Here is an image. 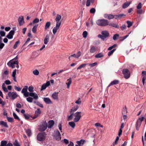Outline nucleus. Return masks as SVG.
Listing matches in <instances>:
<instances>
[{"instance_id":"obj_42","label":"nucleus","mask_w":146,"mask_h":146,"mask_svg":"<svg viewBox=\"0 0 146 146\" xmlns=\"http://www.w3.org/2000/svg\"><path fill=\"white\" fill-rule=\"evenodd\" d=\"M2 88L3 90L5 92H8V90L7 88L5 87L4 83H3L2 86Z\"/></svg>"},{"instance_id":"obj_1","label":"nucleus","mask_w":146,"mask_h":146,"mask_svg":"<svg viewBox=\"0 0 146 146\" xmlns=\"http://www.w3.org/2000/svg\"><path fill=\"white\" fill-rule=\"evenodd\" d=\"M96 23L98 25L104 27L108 25L109 22L107 20L103 19L98 20Z\"/></svg>"},{"instance_id":"obj_44","label":"nucleus","mask_w":146,"mask_h":146,"mask_svg":"<svg viewBox=\"0 0 146 146\" xmlns=\"http://www.w3.org/2000/svg\"><path fill=\"white\" fill-rule=\"evenodd\" d=\"M26 133L29 136H30L32 134L31 130L29 129H28L26 131Z\"/></svg>"},{"instance_id":"obj_30","label":"nucleus","mask_w":146,"mask_h":146,"mask_svg":"<svg viewBox=\"0 0 146 146\" xmlns=\"http://www.w3.org/2000/svg\"><path fill=\"white\" fill-rule=\"evenodd\" d=\"M49 37L48 35H47L44 40V43L45 44H47L49 41Z\"/></svg>"},{"instance_id":"obj_61","label":"nucleus","mask_w":146,"mask_h":146,"mask_svg":"<svg viewBox=\"0 0 146 146\" xmlns=\"http://www.w3.org/2000/svg\"><path fill=\"white\" fill-rule=\"evenodd\" d=\"M89 64V65L91 67H94L97 65V63L96 62H94L92 64Z\"/></svg>"},{"instance_id":"obj_54","label":"nucleus","mask_w":146,"mask_h":146,"mask_svg":"<svg viewBox=\"0 0 146 146\" xmlns=\"http://www.w3.org/2000/svg\"><path fill=\"white\" fill-rule=\"evenodd\" d=\"M119 139V137L118 136H117L116 137V139L115 141L113 143V145L114 146L115 145H116L117 143V141H118Z\"/></svg>"},{"instance_id":"obj_53","label":"nucleus","mask_w":146,"mask_h":146,"mask_svg":"<svg viewBox=\"0 0 146 146\" xmlns=\"http://www.w3.org/2000/svg\"><path fill=\"white\" fill-rule=\"evenodd\" d=\"M13 144L14 146H20L19 143L17 140H15Z\"/></svg>"},{"instance_id":"obj_55","label":"nucleus","mask_w":146,"mask_h":146,"mask_svg":"<svg viewBox=\"0 0 146 146\" xmlns=\"http://www.w3.org/2000/svg\"><path fill=\"white\" fill-rule=\"evenodd\" d=\"M33 89V87L32 86H31L29 87L28 88V90L30 92H33L34 91Z\"/></svg>"},{"instance_id":"obj_62","label":"nucleus","mask_w":146,"mask_h":146,"mask_svg":"<svg viewBox=\"0 0 146 146\" xmlns=\"http://www.w3.org/2000/svg\"><path fill=\"white\" fill-rule=\"evenodd\" d=\"M119 19H121L123 17H124L125 16V15L123 14H118Z\"/></svg>"},{"instance_id":"obj_8","label":"nucleus","mask_w":146,"mask_h":146,"mask_svg":"<svg viewBox=\"0 0 146 146\" xmlns=\"http://www.w3.org/2000/svg\"><path fill=\"white\" fill-rule=\"evenodd\" d=\"M8 95L9 97L11 100H14L17 97V94L16 92H9Z\"/></svg>"},{"instance_id":"obj_25","label":"nucleus","mask_w":146,"mask_h":146,"mask_svg":"<svg viewBox=\"0 0 146 146\" xmlns=\"http://www.w3.org/2000/svg\"><path fill=\"white\" fill-rule=\"evenodd\" d=\"M85 141L83 139H81L80 141H77V143L79 146H83V145Z\"/></svg>"},{"instance_id":"obj_11","label":"nucleus","mask_w":146,"mask_h":146,"mask_svg":"<svg viewBox=\"0 0 146 146\" xmlns=\"http://www.w3.org/2000/svg\"><path fill=\"white\" fill-rule=\"evenodd\" d=\"M15 31L14 30H11L7 35L6 37L9 39H11L13 38V35H14Z\"/></svg>"},{"instance_id":"obj_34","label":"nucleus","mask_w":146,"mask_h":146,"mask_svg":"<svg viewBox=\"0 0 146 146\" xmlns=\"http://www.w3.org/2000/svg\"><path fill=\"white\" fill-rule=\"evenodd\" d=\"M108 25L116 28H118L119 27L118 25L116 23H108Z\"/></svg>"},{"instance_id":"obj_35","label":"nucleus","mask_w":146,"mask_h":146,"mask_svg":"<svg viewBox=\"0 0 146 146\" xmlns=\"http://www.w3.org/2000/svg\"><path fill=\"white\" fill-rule=\"evenodd\" d=\"M50 25H51V23L50 22H47L45 24V30H47L48 29Z\"/></svg>"},{"instance_id":"obj_3","label":"nucleus","mask_w":146,"mask_h":146,"mask_svg":"<svg viewBox=\"0 0 146 146\" xmlns=\"http://www.w3.org/2000/svg\"><path fill=\"white\" fill-rule=\"evenodd\" d=\"M47 127L46 122V121H43L40 123L38 126V129L40 131H43L46 129Z\"/></svg>"},{"instance_id":"obj_64","label":"nucleus","mask_w":146,"mask_h":146,"mask_svg":"<svg viewBox=\"0 0 146 146\" xmlns=\"http://www.w3.org/2000/svg\"><path fill=\"white\" fill-rule=\"evenodd\" d=\"M5 33L3 31H0V35H1V36H4L5 35Z\"/></svg>"},{"instance_id":"obj_37","label":"nucleus","mask_w":146,"mask_h":146,"mask_svg":"<svg viewBox=\"0 0 146 146\" xmlns=\"http://www.w3.org/2000/svg\"><path fill=\"white\" fill-rule=\"evenodd\" d=\"M74 121L72 122H69V125L72 128H74L75 126V124L74 123Z\"/></svg>"},{"instance_id":"obj_17","label":"nucleus","mask_w":146,"mask_h":146,"mask_svg":"<svg viewBox=\"0 0 146 146\" xmlns=\"http://www.w3.org/2000/svg\"><path fill=\"white\" fill-rule=\"evenodd\" d=\"M54 122L53 120L49 121L48 123L47 127L48 128H51L54 125Z\"/></svg>"},{"instance_id":"obj_50","label":"nucleus","mask_w":146,"mask_h":146,"mask_svg":"<svg viewBox=\"0 0 146 146\" xmlns=\"http://www.w3.org/2000/svg\"><path fill=\"white\" fill-rule=\"evenodd\" d=\"M33 98L31 97H28L26 99L29 102H32L33 101Z\"/></svg>"},{"instance_id":"obj_63","label":"nucleus","mask_w":146,"mask_h":146,"mask_svg":"<svg viewBox=\"0 0 146 146\" xmlns=\"http://www.w3.org/2000/svg\"><path fill=\"white\" fill-rule=\"evenodd\" d=\"M96 11V10L94 8H92L90 9V12L91 13L94 14L95 13Z\"/></svg>"},{"instance_id":"obj_59","label":"nucleus","mask_w":146,"mask_h":146,"mask_svg":"<svg viewBox=\"0 0 146 146\" xmlns=\"http://www.w3.org/2000/svg\"><path fill=\"white\" fill-rule=\"evenodd\" d=\"M117 46L116 44H114L113 45L110 47L108 48V50H111L112 49H113V48H115Z\"/></svg>"},{"instance_id":"obj_4","label":"nucleus","mask_w":146,"mask_h":146,"mask_svg":"<svg viewBox=\"0 0 146 146\" xmlns=\"http://www.w3.org/2000/svg\"><path fill=\"white\" fill-rule=\"evenodd\" d=\"M23 95L25 97H27L29 96H30L32 97H33V99L35 100H37L38 98V96L35 92L29 93L27 91L26 92L24 93Z\"/></svg>"},{"instance_id":"obj_60","label":"nucleus","mask_w":146,"mask_h":146,"mask_svg":"<svg viewBox=\"0 0 146 146\" xmlns=\"http://www.w3.org/2000/svg\"><path fill=\"white\" fill-rule=\"evenodd\" d=\"M14 88L17 91H20L21 90V88L19 87H17L16 86H14Z\"/></svg>"},{"instance_id":"obj_15","label":"nucleus","mask_w":146,"mask_h":146,"mask_svg":"<svg viewBox=\"0 0 146 146\" xmlns=\"http://www.w3.org/2000/svg\"><path fill=\"white\" fill-rule=\"evenodd\" d=\"M18 22L19 25L20 26L22 25L24 23L23 17L22 16H20L18 19Z\"/></svg>"},{"instance_id":"obj_26","label":"nucleus","mask_w":146,"mask_h":146,"mask_svg":"<svg viewBox=\"0 0 146 146\" xmlns=\"http://www.w3.org/2000/svg\"><path fill=\"white\" fill-rule=\"evenodd\" d=\"M79 108V106L77 105L75 106L70 110V112L73 113L74 112L76 111Z\"/></svg>"},{"instance_id":"obj_56","label":"nucleus","mask_w":146,"mask_h":146,"mask_svg":"<svg viewBox=\"0 0 146 146\" xmlns=\"http://www.w3.org/2000/svg\"><path fill=\"white\" fill-rule=\"evenodd\" d=\"M119 36L118 34H116L114 35L113 36V40H115L117 39V38Z\"/></svg>"},{"instance_id":"obj_18","label":"nucleus","mask_w":146,"mask_h":146,"mask_svg":"<svg viewBox=\"0 0 146 146\" xmlns=\"http://www.w3.org/2000/svg\"><path fill=\"white\" fill-rule=\"evenodd\" d=\"M41 111L39 109H38L36 111H35L34 116L33 117L32 119L36 118L38 115L40 114Z\"/></svg>"},{"instance_id":"obj_46","label":"nucleus","mask_w":146,"mask_h":146,"mask_svg":"<svg viewBox=\"0 0 146 146\" xmlns=\"http://www.w3.org/2000/svg\"><path fill=\"white\" fill-rule=\"evenodd\" d=\"M126 22L128 25L127 27L128 28H129L130 27H131V26H132L133 25V23L130 21H127Z\"/></svg>"},{"instance_id":"obj_58","label":"nucleus","mask_w":146,"mask_h":146,"mask_svg":"<svg viewBox=\"0 0 146 146\" xmlns=\"http://www.w3.org/2000/svg\"><path fill=\"white\" fill-rule=\"evenodd\" d=\"M39 21V19L38 18H36L33 20V24L38 23Z\"/></svg>"},{"instance_id":"obj_21","label":"nucleus","mask_w":146,"mask_h":146,"mask_svg":"<svg viewBox=\"0 0 146 146\" xmlns=\"http://www.w3.org/2000/svg\"><path fill=\"white\" fill-rule=\"evenodd\" d=\"M23 116L25 118L29 120H32V117L31 115L28 114H24Z\"/></svg>"},{"instance_id":"obj_38","label":"nucleus","mask_w":146,"mask_h":146,"mask_svg":"<svg viewBox=\"0 0 146 146\" xmlns=\"http://www.w3.org/2000/svg\"><path fill=\"white\" fill-rule=\"evenodd\" d=\"M27 89L28 86H25L22 90L21 93L23 94L24 93L27 91Z\"/></svg>"},{"instance_id":"obj_6","label":"nucleus","mask_w":146,"mask_h":146,"mask_svg":"<svg viewBox=\"0 0 146 146\" xmlns=\"http://www.w3.org/2000/svg\"><path fill=\"white\" fill-rule=\"evenodd\" d=\"M53 135L55 139L57 141H59L61 139L60 133L58 130L54 131Z\"/></svg>"},{"instance_id":"obj_10","label":"nucleus","mask_w":146,"mask_h":146,"mask_svg":"<svg viewBox=\"0 0 146 146\" xmlns=\"http://www.w3.org/2000/svg\"><path fill=\"white\" fill-rule=\"evenodd\" d=\"M61 16L59 14H57L56 17L55 19V20L56 22V25H60L61 21L60 20L61 19Z\"/></svg>"},{"instance_id":"obj_49","label":"nucleus","mask_w":146,"mask_h":146,"mask_svg":"<svg viewBox=\"0 0 146 146\" xmlns=\"http://www.w3.org/2000/svg\"><path fill=\"white\" fill-rule=\"evenodd\" d=\"M20 43V41H17L15 43V44L13 46V48L14 49H16L17 47L18 44Z\"/></svg>"},{"instance_id":"obj_45","label":"nucleus","mask_w":146,"mask_h":146,"mask_svg":"<svg viewBox=\"0 0 146 146\" xmlns=\"http://www.w3.org/2000/svg\"><path fill=\"white\" fill-rule=\"evenodd\" d=\"M107 15L108 16V19H110L114 18L113 15H106L105 14L104 15L105 17H106V15Z\"/></svg>"},{"instance_id":"obj_43","label":"nucleus","mask_w":146,"mask_h":146,"mask_svg":"<svg viewBox=\"0 0 146 146\" xmlns=\"http://www.w3.org/2000/svg\"><path fill=\"white\" fill-rule=\"evenodd\" d=\"M71 113L70 115L68 117V121L71 120L73 118V115H74V113Z\"/></svg>"},{"instance_id":"obj_48","label":"nucleus","mask_w":146,"mask_h":146,"mask_svg":"<svg viewBox=\"0 0 146 146\" xmlns=\"http://www.w3.org/2000/svg\"><path fill=\"white\" fill-rule=\"evenodd\" d=\"M116 50L115 49H113L112 50L109 51L108 53V55L109 56H110L111 55H112L114 52Z\"/></svg>"},{"instance_id":"obj_28","label":"nucleus","mask_w":146,"mask_h":146,"mask_svg":"<svg viewBox=\"0 0 146 146\" xmlns=\"http://www.w3.org/2000/svg\"><path fill=\"white\" fill-rule=\"evenodd\" d=\"M131 3V2H126L123 5L122 8L125 9L128 7Z\"/></svg>"},{"instance_id":"obj_51","label":"nucleus","mask_w":146,"mask_h":146,"mask_svg":"<svg viewBox=\"0 0 146 146\" xmlns=\"http://www.w3.org/2000/svg\"><path fill=\"white\" fill-rule=\"evenodd\" d=\"M7 118L9 122H12L13 121V119L12 117H7Z\"/></svg>"},{"instance_id":"obj_36","label":"nucleus","mask_w":146,"mask_h":146,"mask_svg":"<svg viewBox=\"0 0 146 146\" xmlns=\"http://www.w3.org/2000/svg\"><path fill=\"white\" fill-rule=\"evenodd\" d=\"M75 103L76 104H77L80 105L82 103V101L80 98H78L77 100H76L75 101Z\"/></svg>"},{"instance_id":"obj_33","label":"nucleus","mask_w":146,"mask_h":146,"mask_svg":"<svg viewBox=\"0 0 146 146\" xmlns=\"http://www.w3.org/2000/svg\"><path fill=\"white\" fill-rule=\"evenodd\" d=\"M68 82L66 83L67 85V88H69L70 85L72 83V80L71 78H70L69 79L67 80Z\"/></svg>"},{"instance_id":"obj_39","label":"nucleus","mask_w":146,"mask_h":146,"mask_svg":"<svg viewBox=\"0 0 146 146\" xmlns=\"http://www.w3.org/2000/svg\"><path fill=\"white\" fill-rule=\"evenodd\" d=\"M38 25H35L33 27L32 31L33 33H35L36 32V29L38 27Z\"/></svg>"},{"instance_id":"obj_2","label":"nucleus","mask_w":146,"mask_h":146,"mask_svg":"<svg viewBox=\"0 0 146 146\" xmlns=\"http://www.w3.org/2000/svg\"><path fill=\"white\" fill-rule=\"evenodd\" d=\"M145 119H146V113L145 115ZM145 118L143 116L139 117L137 119L135 127L136 130L137 131L139 130V128L141 125V123L143 121V119Z\"/></svg>"},{"instance_id":"obj_40","label":"nucleus","mask_w":146,"mask_h":146,"mask_svg":"<svg viewBox=\"0 0 146 146\" xmlns=\"http://www.w3.org/2000/svg\"><path fill=\"white\" fill-rule=\"evenodd\" d=\"M7 142L6 141H2L1 142V145L0 146H6Z\"/></svg>"},{"instance_id":"obj_9","label":"nucleus","mask_w":146,"mask_h":146,"mask_svg":"<svg viewBox=\"0 0 146 146\" xmlns=\"http://www.w3.org/2000/svg\"><path fill=\"white\" fill-rule=\"evenodd\" d=\"M122 73L124 75L125 78L126 79L128 78L130 76V72L128 69H124L122 70Z\"/></svg>"},{"instance_id":"obj_23","label":"nucleus","mask_w":146,"mask_h":146,"mask_svg":"<svg viewBox=\"0 0 146 146\" xmlns=\"http://www.w3.org/2000/svg\"><path fill=\"white\" fill-rule=\"evenodd\" d=\"M97 50V48L94 46H91L90 49V52L91 53H93Z\"/></svg>"},{"instance_id":"obj_20","label":"nucleus","mask_w":146,"mask_h":146,"mask_svg":"<svg viewBox=\"0 0 146 146\" xmlns=\"http://www.w3.org/2000/svg\"><path fill=\"white\" fill-rule=\"evenodd\" d=\"M58 93L54 92L52 95V97L53 99L54 100H57L58 98Z\"/></svg>"},{"instance_id":"obj_29","label":"nucleus","mask_w":146,"mask_h":146,"mask_svg":"<svg viewBox=\"0 0 146 146\" xmlns=\"http://www.w3.org/2000/svg\"><path fill=\"white\" fill-rule=\"evenodd\" d=\"M0 125H3L6 127L8 128L9 127L7 122H4L3 121H0Z\"/></svg>"},{"instance_id":"obj_5","label":"nucleus","mask_w":146,"mask_h":146,"mask_svg":"<svg viewBox=\"0 0 146 146\" xmlns=\"http://www.w3.org/2000/svg\"><path fill=\"white\" fill-rule=\"evenodd\" d=\"M46 134L44 133H38L37 136V139L38 141H43L45 139Z\"/></svg>"},{"instance_id":"obj_47","label":"nucleus","mask_w":146,"mask_h":146,"mask_svg":"<svg viewBox=\"0 0 146 146\" xmlns=\"http://www.w3.org/2000/svg\"><path fill=\"white\" fill-rule=\"evenodd\" d=\"M13 115L15 119H17L19 121L20 120V119L19 117L14 112L13 113Z\"/></svg>"},{"instance_id":"obj_13","label":"nucleus","mask_w":146,"mask_h":146,"mask_svg":"<svg viewBox=\"0 0 146 146\" xmlns=\"http://www.w3.org/2000/svg\"><path fill=\"white\" fill-rule=\"evenodd\" d=\"M101 34L105 39L106 38L108 37L109 36V33L106 31H103L101 32Z\"/></svg>"},{"instance_id":"obj_52","label":"nucleus","mask_w":146,"mask_h":146,"mask_svg":"<svg viewBox=\"0 0 146 146\" xmlns=\"http://www.w3.org/2000/svg\"><path fill=\"white\" fill-rule=\"evenodd\" d=\"M33 73L34 74L36 75H38L39 74V72L37 70H35L33 71Z\"/></svg>"},{"instance_id":"obj_41","label":"nucleus","mask_w":146,"mask_h":146,"mask_svg":"<svg viewBox=\"0 0 146 146\" xmlns=\"http://www.w3.org/2000/svg\"><path fill=\"white\" fill-rule=\"evenodd\" d=\"M88 64H82L80 66L77 68V70H79L80 69H81L82 68H84V67L86 65H88Z\"/></svg>"},{"instance_id":"obj_19","label":"nucleus","mask_w":146,"mask_h":146,"mask_svg":"<svg viewBox=\"0 0 146 146\" xmlns=\"http://www.w3.org/2000/svg\"><path fill=\"white\" fill-rule=\"evenodd\" d=\"M119 83V81L117 80H115L111 82L108 86V87L109 88L111 86L113 85L118 84Z\"/></svg>"},{"instance_id":"obj_12","label":"nucleus","mask_w":146,"mask_h":146,"mask_svg":"<svg viewBox=\"0 0 146 146\" xmlns=\"http://www.w3.org/2000/svg\"><path fill=\"white\" fill-rule=\"evenodd\" d=\"M141 75L143 77L142 82L143 85H144L145 81L146 80V72L145 71H143L142 72Z\"/></svg>"},{"instance_id":"obj_14","label":"nucleus","mask_w":146,"mask_h":146,"mask_svg":"<svg viewBox=\"0 0 146 146\" xmlns=\"http://www.w3.org/2000/svg\"><path fill=\"white\" fill-rule=\"evenodd\" d=\"M43 100L44 102L47 104H52V102L49 98H44Z\"/></svg>"},{"instance_id":"obj_7","label":"nucleus","mask_w":146,"mask_h":146,"mask_svg":"<svg viewBox=\"0 0 146 146\" xmlns=\"http://www.w3.org/2000/svg\"><path fill=\"white\" fill-rule=\"evenodd\" d=\"M81 112L80 111L77 112L74 114V115L75 117L74 119V122H77L79 120L81 117Z\"/></svg>"},{"instance_id":"obj_24","label":"nucleus","mask_w":146,"mask_h":146,"mask_svg":"<svg viewBox=\"0 0 146 146\" xmlns=\"http://www.w3.org/2000/svg\"><path fill=\"white\" fill-rule=\"evenodd\" d=\"M16 70L15 69L13 72L12 74V76L13 78V79L14 81L17 82V81L16 80Z\"/></svg>"},{"instance_id":"obj_57","label":"nucleus","mask_w":146,"mask_h":146,"mask_svg":"<svg viewBox=\"0 0 146 146\" xmlns=\"http://www.w3.org/2000/svg\"><path fill=\"white\" fill-rule=\"evenodd\" d=\"M87 34H88V33L87 31H84L83 32V34H82L83 37L85 38H86L87 37Z\"/></svg>"},{"instance_id":"obj_22","label":"nucleus","mask_w":146,"mask_h":146,"mask_svg":"<svg viewBox=\"0 0 146 146\" xmlns=\"http://www.w3.org/2000/svg\"><path fill=\"white\" fill-rule=\"evenodd\" d=\"M60 26V25H56L55 27L52 30V32L54 35L55 34L57 30L59 29Z\"/></svg>"},{"instance_id":"obj_32","label":"nucleus","mask_w":146,"mask_h":146,"mask_svg":"<svg viewBox=\"0 0 146 146\" xmlns=\"http://www.w3.org/2000/svg\"><path fill=\"white\" fill-rule=\"evenodd\" d=\"M104 55L102 53H100L95 56V57L97 58H100L103 57Z\"/></svg>"},{"instance_id":"obj_16","label":"nucleus","mask_w":146,"mask_h":146,"mask_svg":"<svg viewBox=\"0 0 146 146\" xmlns=\"http://www.w3.org/2000/svg\"><path fill=\"white\" fill-rule=\"evenodd\" d=\"M50 84L49 81L47 82L46 83L44 84L42 86L41 90L45 89L46 88L49 86Z\"/></svg>"},{"instance_id":"obj_31","label":"nucleus","mask_w":146,"mask_h":146,"mask_svg":"<svg viewBox=\"0 0 146 146\" xmlns=\"http://www.w3.org/2000/svg\"><path fill=\"white\" fill-rule=\"evenodd\" d=\"M11 60V63H12L14 64H16V67L17 68H19V65L18 64L19 62L18 61H15L13 60Z\"/></svg>"},{"instance_id":"obj_27","label":"nucleus","mask_w":146,"mask_h":146,"mask_svg":"<svg viewBox=\"0 0 146 146\" xmlns=\"http://www.w3.org/2000/svg\"><path fill=\"white\" fill-rule=\"evenodd\" d=\"M11 61L10 60L7 63V65L10 67H11L12 68H14L16 67L15 64H14L12 63H11Z\"/></svg>"}]
</instances>
